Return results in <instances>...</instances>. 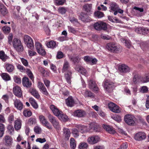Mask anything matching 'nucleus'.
<instances>
[{
  "instance_id": "nucleus-1",
  "label": "nucleus",
  "mask_w": 149,
  "mask_h": 149,
  "mask_svg": "<svg viewBox=\"0 0 149 149\" xmlns=\"http://www.w3.org/2000/svg\"><path fill=\"white\" fill-rule=\"evenodd\" d=\"M106 48L112 52L117 53L121 49L120 46L116 43L111 42L107 44Z\"/></svg>"
},
{
  "instance_id": "nucleus-2",
  "label": "nucleus",
  "mask_w": 149,
  "mask_h": 149,
  "mask_svg": "<svg viewBox=\"0 0 149 149\" xmlns=\"http://www.w3.org/2000/svg\"><path fill=\"white\" fill-rule=\"evenodd\" d=\"M109 8L110 12H114V15H116L118 13L122 14L123 13V10L120 8L118 5L114 2H112L110 4Z\"/></svg>"
},
{
  "instance_id": "nucleus-3",
  "label": "nucleus",
  "mask_w": 149,
  "mask_h": 149,
  "mask_svg": "<svg viewBox=\"0 0 149 149\" xmlns=\"http://www.w3.org/2000/svg\"><path fill=\"white\" fill-rule=\"evenodd\" d=\"M13 45L14 49L19 52L23 51V47L22 46L21 41L19 39L15 38L13 41Z\"/></svg>"
},
{
  "instance_id": "nucleus-4",
  "label": "nucleus",
  "mask_w": 149,
  "mask_h": 149,
  "mask_svg": "<svg viewBox=\"0 0 149 149\" xmlns=\"http://www.w3.org/2000/svg\"><path fill=\"white\" fill-rule=\"evenodd\" d=\"M95 29L97 31L102 30H105L107 29V24L102 22L98 21L95 23L93 25Z\"/></svg>"
},
{
  "instance_id": "nucleus-5",
  "label": "nucleus",
  "mask_w": 149,
  "mask_h": 149,
  "mask_svg": "<svg viewBox=\"0 0 149 149\" xmlns=\"http://www.w3.org/2000/svg\"><path fill=\"white\" fill-rule=\"evenodd\" d=\"M114 86V84L110 81L106 80L104 81V87L107 92H111L112 91Z\"/></svg>"
},
{
  "instance_id": "nucleus-6",
  "label": "nucleus",
  "mask_w": 149,
  "mask_h": 149,
  "mask_svg": "<svg viewBox=\"0 0 149 149\" xmlns=\"http://www.w3.org/2000/svg\"><path fill=\"white\" fill-rule=\"evenodd\" d=\"M24 39L28 47L31 49L34 48L33 40L31 37L27 35H25L24 36Z\"/></svg>"
},
{
  "instance_id": "nucleus-7",
  "label": "nucleus",
  "mask_w": 149,
  "mask_h": 149,
  "mask_svg": "<svg viewBox=\"0 0 149 149\" xmlns=\"http://www.w3.org/2000/svg\"><path fill=\"white\" fill-rule=\"evenodd\" d=\"M124 119L125 122L129 125H133L135 123V118L132 115H126L124 117Z\"/></svg>"
},
{
  "instance_id": "nucleus-8",
  "label": "nucleus",
  "mask_w": 149,
  "mask_h": 149,
  "mask_svg": "<svg viewBox=\"0 0 149 149\" xmlns=\"http://www.w3.org/2000/svg\"><path fill=\"white\" fill-rule=\"evenodd\" d=\"M39 119L41 123L47 128L49 129H51L52 128V125L47 121L44 116L42 115H40L39 116Z\"/></svg>"
},
{
  "instance_id": "nucleus-9",
  "label": "nucleus",
  "mask_w": 149,
  "mask_h": 149,
  "mask_svg": "<svg viewBox=\"0 0 149 149\" xmlns=\"http://www.w3.org/2000/svg\"><path fill=\"white\" fill-rule=\"evenodd\" d=\"M108 106L110 109L114 112L118 113L120 112L119 107L112 102L109 103Z\"/></svg>"
},
{
  "instance_id": "nucleus-10",
  "label": "nucleus",
  "mask_w": 149,
  "mask_h": 149,
  "mask_svg": "<svg viewBox=\"0 0 149 149\" xmlns=\"http://www.w3.org/2000/svg\"><path fill=\"white\" fill-rule=\"evenodd\" d=\"M14 94L18 97H21L22 96V92L21 88L18 86H14L13 88Z\"/></svg>"
},
{
  "instance_id": "nucleus-11",
  "label": "nucleus",
  "mask_w": 149,
  "mask_h": 149,
  "mask_svg": "<svg viewBox=\"0 0 149 149\" xmlns=\"http://www.w3.org/2000/svg\"><path fill=\"white\" fill-rule=\"evenodd\" d=\"M146 138V134L142 132H139L136 133L134 136L135 139L138 141H142L145 139Z\"/></svg>"
},
{
  "instance_id": "nucleus-12",
  "label": "nucleus",
  "mask_w": 149,
  "mask_h": 149,
  "mask_svg": "<svg viewBox=\"0 0 149 149\" xmlns=\"http://www.w3.org/2000/svg\"><path fill=\"white\" fill-rule=\"evenodd\" d=\"M118 70L121 73H125L129 72L130 71V69L127 65L121 64L118 67Z\"/></svg>"
},
{
  "instance_id": "nucleus-13",
  "label": "nucleus",
  "mask_w": 149,
  "mask_h": 149,
  "mask_svg": "<svg viewBox=\"0 0 149 149\" xmlns=\"http://www.w3.org/2000/svg\"><path fill=\"white\" fill-rule=\"evenodd\" d=\"M86 115V112L82 110L79 109L75 111L72 115L78 118H82L84 117Z\"/></svg>"
},
{
  "instance_id": "nucleus-14",
  "label": "nucleus",
  "mask_w": 149,
  "mask_h": 149,
  "mask_svg": "<svg viewBox=\"0 0 149 149\" xmlns=\"http://www.w3.org/2000/svg\"><path fill=\"white\" fill-rule=\"evenodd\" d=\"M3 141L5 142V145L7 146H10L13 143L12 138L8 135H6L3 137Z\"/></svg>"
},
{
  "instance_id": "nucleus-15",
  "label": "nucleus",
  "mask_w": 149,
  "mask_h": 149,
  "mask_svg": "<svg viewBox=\"0 0 149 149\" xmlns=\"http://www.w3.org/2000/svg\"><path fill=\"white\" fill-rule=\"evenodd\" d=\"M13 101L15 107L19 110H22L23 108V104L21 101L17 99L13 100Z\"/></svg>"
},
{
  "instance_id": "nucleus-16",
  "label": "nucleus",
  "mask_w": 149,
  "mask_h": 149,
  "mask_svg": "<svg viewBox=\"0 0 149 149\" xmlns=\"http://www.w3.org/2000/svg\"><path fill=\"white\" fill-rule=\"evenodd\" d=\"M100 139L99 137L98 136H93L88 138L87 141L90 144H93L99 141Z\"/></svg>"
},
{
  "instance_id": "nucleus-17",
  "label": "nucleus",
  "mask_w": 149,
  "mask_h": 149,
  "mask_svg": "<svg viewBox=\"0 0 149 149\" xmlns=\"http://www.w3.org/2000/svg\"><path fill=\"white\" fill-rule=\"evenodd\" d=\"M88 86L89 88L94 91H97L98 88L95 82L92 80H90L88 81Z\"/></svg>"
},
{
  "instance_id": "nucleus-18",
  "label": "nucleus",
  "mask_w": 149,
  "mask_h": 149,
  "mask_svg": "<svg viewBox=\"0 0 149 149\" xmlns=\"http://www.w3.org/2000/svg\"><path fill=\"white\" fill-rule=\"evenodd\" d=\"M65 102L67 105L70 107L74 106L75 104L74 100L71 96L69 97L66 99Z\"/></svg>"
},
{
  "instance_id": "nucleus-19",
  "label": "nucleus",
  "mask_w": 149,
  "mask_h": 149,
  "mask_svg": "<svg viewBox=\"0 0 149 149\" xmlns=\"http://www.w3.org/2000/svg\"><path fill=\"white\" fill-rule=\"evenodd\" d=\"M79 19L85 22H89L91 20V18L86 14L81 13L79 16Z\"/></svg>"
},
{
  "instance_id": "nucleus-20",
  "label": "nucleus",
  "mask_w": 149,
  "mask_h": 149,
  "mask_svg": "<svg viewBox=\"0 0 149 149\" xmlns=\"http://www.w3.org/2000/svg\"><path fill=\"white\" fill-rule=\"evenodd\" d=\"M75 69L78 72H81V74L85 76L87 75V72L86 70L82 66L79 65H76Z\"/></svg>"
},
{
  "instance_id": "nucleus-21",
  "label": "nucleus",
  "mask_w": 149,
  "mask_h": 149,
  "mask_svg": "<svg viewBox=\"0 0 149 149\" xmlns=\"http://www.w3.org/2000/svg\"><path fill=\"white\" fill-rule=\"evenodd\" d=\"M50 108L52 111L53 113L56 116H58L59 114L61 113V111H60L57 107L54 105H51Z\"/></svg>"
},
{
  "instance_id": "nucleus-22",
  "label": "nucleus",
  "mask_w": 149,
  "mask_h": 149,
  "mask_svg": "<svg viewBox=\"0 0 149 149\" xmlns=\"http://www.w3.org/2000/svg\"><path fill=\"white\" fill-rule=\"evenodd\" d=\"M70 68L69 63L66 60L64 61L62 69V72L64 73L66 71L70 70H69Z\"/></svg>"
},
{
  "instance_id": "nucleus-23",
  "label": "nucleus",
  "mask_w": 149,
  "mask_h": 149,
  "mask_svg": "<svg viewBox=\"0 0 149 149\" xmlns=\"http://www.w3.org/2000/svg\"><path fill=\"white\" fill-rule=\"evenodd\" d=\"M23 86L27 88H29L31 86V83L29 81V79L27 77H24L22 80Z\"/></svg>"
},
{
  "instance_id": "nucleus-24",
  "label": "nucleus",
  "mask_w": 149,
  "mask_h": 149,
  "mask_svg": "<svg viewBox=\"0 0 149 149\" xmlns=\"http://www.w3.org/2000/svg\"><path fill=\"white\" fill-rule=\"evenodd\" d=\"M103 127L107 132L111 134H114L116 132V131L113 127L110 126L103 125Z\"/></svg>"
},
{
  "instance_id": "nucleus-25",
  "label": "nucleus",
  "mask_w": 149,
  "mask_h": 149,
  "mask_svg": "<svg viewBox=\"0 0 149 149\" xmlns=\"http://www.w3.org/2000/svg\"><path fill=\"white\" fill-rule=\"evenodd\" d=\"M76 127L78 128L79 131L82 133L87 132L89 131L86 126L81 124L77 125L76 126Z\"/></svg>"
},
{
  "instance_id": "nucleus-26",
  "label": "nucleus",
  "mask_w": 149,
  "mask_h": 149,
  "mask_svg": "<svg viewBox=\"0 0 149 149\" xmlns=\"http://www.w3.org/2000/svg\"><path fill=\"white\" fill-rule=\"evenodd\" d=\"M29 92L35 98L37 99L40 98V95L38 92L34 88H31L29 90Z\"/></svg>"
},
{
  "instance_id": "nucleus-27",
  "label": "nucleus",
  "mask_w": 149,
  "mask_h": 149,
  "mask_svg": "<svg viewBox=\"0 0 149 149\" xmlns=\"http://www.w3.org/2000/svg\"><path fill=\"white\" fill-rule=\"evenodd\" d=\"M71 132L67 128H64L63 129V135L65 139L68 140L70 136Z\"/></svg>"
},
{
  "instance_id": "nucleus-28",
  "label": "nucleus",
  "mask_w": 149,
  "mask_h": 149,
  "mask_svg": "<svg viewBox=\"0 0 149 149\" xmlns=\"http://www.w3.org/2000/svg\"><path fill=\"white\" fill-rule=\"evenodd\" d=\"M65 78L68 84L71 83V79L72 78V72L70 70H68L65 74Z\"/></svg>"
},
{
  "instance_id": "nucleus-29",
  "label": "nucleus",
  "mask_w": 149,
  "mask_h": 149,
  "mask_svg": "<svg viewBox=\"0 0 149 149\" xmlns=\"http://www.w3.org/2000/svg\"><path fill=\"white\" fill-rule=\"evenodd\" d=\"M5 68L7 71L9 72H12L14 69L13 65L9 63H5Z\"/></svg>"
},
{
  "instance_id": "nucleus-30",
  "label": "nucleus",
  "mask_w": 149,
  "mask_h": 149,
  "mask_svg": "<svg viewBox=\"0 0 149 149\" xmlns=\"http://www.w3.org/2000/svg\"><path fill=\"white\" fill-rule=\"evenodd\" d=\"M92 7L91 4L87 3L83 6V9L84 10L87 12H90L91 11Z\"/></svg>"
},
{
  "instance_id": "nucleus-31",
  "label": "nucleus",
  "mask_w": 149,
  "mask_h": 149,
  "mask_svg": "<svg viewBox=\"0 0 149 149\" xmlns=\"http://www.w3.org/2000/svg\"><path fill=\"white\" fill-rule=\"evenodd\" d=\"M120 40L122 42L125 44V46L127 47L130 48L131 46V42L129 40L124 38H121L120 39Z\"/></svg>"
},
{
  "instance_id": "nucleus-32",
  "label": "nucleus",
  "mask_w": 149,
  "mask_h": 149,
  "mask_svg": "<svg viewBox=\"0 0 149 149\" xmlns=\"http://www.w3.org/2000/svg\"><path fill=\"white\" fill-rule=\"evenodd\" d=\"M90 127L91 129H93L95 132H99L100 131V127L96 124L94 123H92L90 125Z\"/></svg>"
},
{
  "instance_id": "nucleus-33",
  "label": "nucleus",
  "mask_w": 149,
  "mask_h": 149,
  "mask_svg": "<svg viewBox=\"0 0 149 149\" xmlns=\"http://www.w3.org/2000/svg\"><path fill=\"white\" fill-rule=\"evenodd\" d=\"M21 127V120L17 119L15 122L14 127L16 130H19Z\"/></svg>"
},
{
  "instance_id": "nucleus-34",
  "label": "nucleus",
  "mask_w": 149,
  "mask_h": 149,
  "mask_svg": "<svg viewBox=\"0 0 149 149\" xmlns=\"http://www.w3.org/2000/svg\"><path fill=\"white\" fill-rule=\"evenodd\" d=\"M8 58V57L5 54L4 51H0V58L3 61L5 62Z\"/></svg>"
},
{
  "instance_id": "nucleus-35",
  "label": "nucleus",
  "mask_w": 149,
  "mask_h": 149,
  "mask_svg": "<svg viewBox=\"0 0 149 149\" xmlns=\"http://www.w3.org/2000/svg\"><path fill=\"white\" fill-rule=\"evenodd\" d=\"M8 11L6 7L3 5L0 6V13L3 15H6Z\"/></svg>"
},
{
  "instance_id": "nucleus-36",
  "label": "nucleus",
  "mask_w": 149,
  "mask_h": 149,
  "mask_svg": "<svg viewBox=\"0 0 149 149\" xmlns=\"http://www.w3.org/2000/svg\"><path fill=\"white\" fill-rule=\"evenodd\" d=\"M140 80L144 83L148 82L149 81V74H146L142 77H140Z\"/></svg>"
},
{
  "instance_id": "nucleus-37",
  "label": "nucleus",
  "mask_w": 149,
  "mask_h": 149,
  "mask_svg": "<svg viewBox=\"0 0 149 149\" xmlns=\"http://www.w3.org/2000/svg\"><path fill=\"white\" fill-rule=\"evenodd\" d=\"M29 101L30 104L34 108L36 109L38 107V105L34 98L32 97L30 98Z\"/></svg>"
},
{
  "instance_id": "nucleus-38",
  "label": "nucleus",
  "mask_w": 149,
  "mask_h": 149,
  "mask_svg": "<svg viewBox=\"0 0 149 149\" xmlns=\"http://www.w3.org/2000/svg\"><path fill=\"white\" fill-rule=\"evenodd\" d=\"M58 117L61 121H66L68 120L67 116L66 115L64 114L62 112Z\"/></svg>"
},
{
  "instance_id": "nucleus-39",
  "label": "nucleus",
  "mask_w": 149,
  "mask_h": 149,
  "mask_svg": "<svg viewBox=\"0 0 149 149\" xmlns=\"http://www.w3.org/2000/svg\"><path fill=\"white\" fill-rule=\"evenodd\" d=\"M47 45L49 48H54L56 47V44L55 42L51 41L47 43Z\"/></svg>"
},
{
  "instance_id": "nucleus-40",
  "label": "nucleus",
  "mask_w": 149,
  "mask_h": 149,
  "mask_svg": "<svg viewBox=\"0 0 149 149\" xmlns=\"http://www.w3.org/2000/svg\"><path fill=\"white\" fill-rule=\"evenodd\" d=\"M70 145L72 149H74L76 147V144L74 139L73 138H71L70 139Z\"/></svg>"
},
{
  "instance_id": "nucleus-41",
  "label": "nucleus",
  "mask_w": 149,
  "mask_h": 149,
  "mask_svg": "<svg viewBox=\"0 0 149 149\" xmlns=\"http://www.w3.org/2000/svg\"><path fill=\"white\" fill-rule=\"evenodd\" d=\"M36 118H30L28 121V124L29 125H35L36 123Z\"/></svg>"
},
{
  "instance_id": "nucleus-42",
  "label": "nucleus",
  "mask_w": 149,
  "mask_h": 149,
  "mask_svg": "<svg viewBox=\"0 0 149 149\" xmlns=\"http://www.w3.org/2000/svg\"><path fill=\"white\" fill-rule=\"evenodd\" d=\"M1 76L3 79L5 81H9L10 79V77L7 73H3L1 74Z\"/></svg>"
},
{
  "instance_id": "nucleus-43",
  "label": "nucleus",
  "mask_w": 149,
  "mask_h": 149,
  "mask_svg": "<svg viewBox=\"0 0 149 149\" xmlns=\"http://www.w3.org/2000/svg\"><path fill=\"white\" fill-rule=\"evenodd\" d=\"M88 147V145L86 143L82 142L80 143L78 148L79 149H87Z\"/></svg>"
},
{
  "instance_id": "nucleus-44",
  "label": "nucleus",
  "mask_w": 149,
  "mask_h": 149,
  "mask_svg": "<svg viewBox=\"0 0 149 149\" xmlns=\"http://www.w3.org/2000/svg\"><path fill=\"white\" fill-rule=\"evenodd\" d=\"M23 114L25 117H29L31 115L32 112L28 109H26L23 111Z\"/></svg>"
},
{
  "instance_id": "nucleus-45",
  "label": "nucleus",
  "mask_w": 149,
  "mask_h": 149,
  "mask_svg": "<svg viewBox=\"0 0 149 149\" xmlns=\"http://www.w3.org/2000/svg\"><path fill=\"white\" fill-rule=\"evenodd\" d=\"M26 74L32 80L34 79L33 74L31 71L29 69H27L26 70Z\"/></svg>"
},
{
  "instance_id": "nucleus-46",
  "label": "nucleus",
  "mask_w": 149,
  "mask_h": 149,
  "mask_svg": "<svg viewBox=\"0 0 149 149\" xmlns=\"http://www.w3.org/2000/svg\"><path fill=\"white\" fill-rule=\"evenodd\" d=\"M84 95L85 97H94L93 94L91 91H85Z\"/></svg>"
},
{
  "instance_id": "nucleus-47",
  "label": "nucleus",
  "mask_w": 149,
  "mask_h": 149,
  "mask_svg": "<svg viewBox=\"0 0 149 149\" xmlns=\"http://www.w3.org/2000/svg\"><path fill=\"white\" fill-rule=\"evenodd\" d=\"M111 118L114 120L118 122H120L121 120V118L120 116L117 115H115L111 116Z\"/></svg>"
},
{
  "instance_id": "nucleus-48",
  "label": "nucleus",
  "mask_w": 149,
  "mask_h": 149,
  "mask_svg": "<svg viewBox=\"0 0 149 149\" xmlns=\"http://www.w3.org/2000/svg\"><path fill=\"white\" fill-rule=\"evenodd\" d=\"M95 16L98 18H101L104 16V13L100 11H97L94 13Z\"/></svg>"
},
{
  "instance_id": "nucleus-49",
  "label": "nucleus",
  "mask_w": 149,
  "mask_h": 149,
  "mask_svg": "<svg viewBox=\"0 0 149 149\" xmlns=\"http://www.w3.org/2000/svg\"><path fill=\"white\" fill-rule=\"evenodd\" d=\"M2 30L4 33H9L10 31V27L5 26L3 27Z\"/></svg>"
},
{
  "instance_id": "nucleus-50",
  "label": "nucleus",
  "mask_w": 149,
  "mask_h": 149,
  "mask_svg": "<svg viewBox=\"0 0 149 149\" xmlns=\"http://www.w3.org/2000/svg\"><path fill=\"white\" fill-rule=\"evenodd\" d=\"M7 129L8 130L9 133L11 134H13L14 132V129L13 127L11 125H8L7 127Z\"/></svg>"
},
{
  "instance_id": "nucleus-51",
  "label": "nucleus",
  "mask_w": 149,
  "mask_h": 149,
  "mask_svg": "<svg viewBox=\"0 0 149 149\" xmlns=\"http://www.w3.org/2000/svg\"><path fill=\"white\" fill-rule=\"evenodd\" d=\"M52 124L54 127L57 130L59 129L60 128V126L59 125V122L57 120H56Z\"/></svg>"
},
{
  "instance_id": "nucleus-52",
  "label": "nucleus",
  "mask_w": 149,
  "mask_h": 149,
  "mask_svg": "<svg viewBox=\"0 0 149 149\" xmlns=\"http://www.w3.org/2000/svg\"><path fill=\"white\" fill-rule=\"evenodd\" d=\"M72 133L74 137H77L79 136V132L76 129H73L72 130Z\"/></svg>"
},
{
  "instance_id": "nucleus-53",
  "label": "nucleus",
  "mask_w": 149,
  "mask_h": 149,
  "mask_svg": "<svg viewBox=\"0 0 149 149\" xmlns=\"http://www.w3.org/2000/svg\"><path fill=\"white\" fill-rule=\"evenodd\" d=\"M40 92L44 95H47L49 93L45 86L40 89Z\"/></svg>"
},
{
  "instance_id": "nucleus-54",
  "label": "nucleus",
  "mask_w": 149,
  "mask_h": 149,
  "mask_svg": "<svg viewBox=\"0 0 149 149\" xmlns=\"http://www.w3.org/2000/svg\"><path fill=\"white\" fill-rule=\"evenodd\" d=\"M48 118L49 120V121L52 123L54 121H55L56 120L55 118L52 115L50 114H49L48 116Z\"/></svg>"
},
{
  "instance_id": "nucleus-55",
  "label": "nucleus",
  "mask_w": 149,
  "mask_h": 149,
  "mask_svg": "<svg viewBox=\"0 0 149 149\" xmlns=\"http://www.w3.org/2000/svg\"><path fill=\"white\" fill-rule=\"evenodd\" d=\"M34 130L36 134H39L41 132V128L38 126L35 127L34 128Z\"/></svg>"
},
{
  "instance_id": "nucleus-56",
  "label": "nucleus",
  "mask_w": 149,
  "mask_h": 149,
  "mask_svg": "<svg viewBox=\"0 0 149 149\" xmlns=\"http://www.w3.org/2000/svg\"><path fill=\"white\" fill-rule=\"evenodd\" d=\"M38 52L40 54L42 55H44L46 54V52L45 50L44 49L43 47H42L38 50H37Z\"/></svg>"
},
{
  "instance_id": "nucleus-57",
  "label": "nucleus",
  "mask_w": 149,
  "mask_h": 149,
  "mask_svg": "<svg viewBox=\"0 0 149 149\" xmlns=\"http://www.w3.org/2000/svg\"><path fill=\"white\" fill-rule=\"evenodd\" d=\"M79 59V57L78 56H74L70 58V60L73 61L74 63L78 62Z\"/></svg>"
},
{
  "instance_id": "nucleus-58",
  "label": "nucleus",
  "mask_w": 149,
  "mask_h": 149,
  "mask_svg": "<svg viewBox=\"0 0 149 149\" xmlns=\"http://www.w3.org/2000/svg\"><path fill=\"white\" fill-rule=\"evenodd\" d=\"M35 46L37 50L42 47V44L38 42H35Z\"/></svg>"
},
{
  "instance_id": "nucleus-59",
  "label": "nucleus",
  "mask_w": 149,
  "mask_h": 149,
  "mask_svg": "<svg viewBox=\"0 0 149 149\" xmlns=\"http://www.w3.org/2000/svg\"><path fill=\"white\" fill-rule=\"evenodd\" d=\"M148 88L146 86H143L140 88V91L143 93H147L148 91Z\"/></svg>"
},
{
  "instance_id": "nucleus-60",
  "label": "nucleus",
  "mask_w": 149,
  "mask_h": 149,
  "mask_svg": "<svg viewBox=\"0 0 149 149\" xmlns=\"http://www.w3.org/2000/svg\"><path fill=\"white\" fill-rule=\"evenodd\" d=\"M68 31L70 32L73 33H75L76 32V30L72 26H68Z\"/></svg>"
},
{
  "instance_id": "nucleus-61",
  "label": "nucleus",
  "mask_w": 149,
  "mask_h": 149,
  "mask_svg": "<svg viewBox=\"0 0 149 149\" xmlns=\"http://www.w3.org/2000/svg\"><path fill=\"white\" fill-rule=\"evenodd\" d=\"M65 0H56V3L58 6L63 5L65 2Z\"/></svg>"
},
{
  "instance_id": "nucleus-62",
  "label": "nucleus",
  "mask_w": 149,
  "mask_h": 149,
  "mask_svg": "<svg viewBox=\"0 0 149 149\" xmlns=\"http://www.w3.org/2000/svg\"><path fill=\"white\" fill-rule=\"evenodd\" d=\"M63 88L60 91V93L61 94H62L65 96H68L69 95V93L68 91H63Z\"/></svg>"
},
{
  "instance_id": "nucleus-63",
  "label": "nucleus",
  "mask_w": 149,
  "mask_h": 149,
  "mask_svg": "<svg viewBox=\"0 0 149 149\" xmlns=\"http://www.w3.org/2000/svg\"><path fill=\"white\" fill-rule=\"evenodd\" d=\"M14 79L15 82L18 84H20L21 83V79L17 76H15Z\"/></svg>"
},
{
  "instance_id": "nucleus-64",
  "label": "nucleus",
  "mask_w": 149,
  "mask_h": 149,
  "mask_svg": "<svg viewBox=\"0 0 149 149\" xmlns=\"http://www.w3.org/2000/svg\"><path fill=\"white\" fill-rule=\"evenodd\" d=\"M101 38L104 40H109L111 38L110 36L104 34H102L101 36Z\"/></svg>"
}]
</instances>
